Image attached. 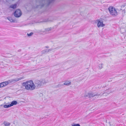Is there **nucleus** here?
Returning a JSON list of instances; mask_svg holds the SVG:
<instances>
[{
	"instance_id": "obj_1",
	"label": "nucleus",
	"mask_w": 126,
	"mask_h": 126,
	"mask_svg": "<svg viewBox=\"0 0 126 126\" xmlns=\"http://www.w3.org/2000/svg\"><path fill=\"white\" fill-rule=\"evenodd\" d=\"M23 85L25 87V89L28 90H32L34 89L35 86L32 80H30L23 83Z\"/></svg>"
},
{
	"instance_id": "obj_2",
	"label": "nucleus",
	"mask_w": 126,
	"mask_h": 126,
	"mask_svg": "<svg viewBox=\"0 0 126 126\" xmlns=\"http://www.w3.org/2000/svg\"><path fill=\"white\" fill-rule=\"evenodd\" d=\"M108 10L111 15L115 16L117 15V12L115 8L112 6H110L108 8Z\"/></svg>"
},
{
	"instance_id": "obj_3",
	"label": "nucleus",
	"mask_w": 126,
	"mask_h": 126,
	"mask_svg": "<svg viewBox=\"0 0 126 126\" xmlns=\"http://www.w3.org/2000/svg\"><path fill=\"white\" fill-rule=\"evenodd\" d=\"M14 15L16 17H20L22 15V13L20 10L18 9L16 10L15 12Z\"/></svg>"
},
{
	"instance_id": "obj_4",
	"label": "nucleus",
	"mask_w": 126,
	"mask_h": 126,
	"mask_svg": "<svg viewBox=\"0 0 126 126\" xmlns=\"http://www.w3.org/2000/svg\"><path fill=\"white\" fill-rule=\"evenodd\" d=\"M100 94L97 93H88V94L85 95V96L89 98H92L95 96H97L99 95Z\"/></svg>"
},
{
	"instance_id": "obj_5",
	"label": "nucleus",
	"mask_w": 126,
	"mask_h": 126,
	"mask_svg": "<svg viewBox=\"0 0 126 126\" xmlns=\"http://www.w3.org/2000/svg\"><path fill=\"white\" fill-rule=\"evenodd\" d=\"M23 78H24L22 77L11 79L8 80V82H9V83H14Z\"/></svg>"
},
{
	"instance_id": "obj_6",
	"label": "nucleus",
	"mask_w": 126,
	"mask_h": 126,
	"mask_svg": "<svg viewBox=\"0 0 126 126\" xmlns=\"http://www.w3.org/2000/svg\"><path fill=\"white\" fill-rule=\"evenodd\" d=\"M97 21L98 22L97 26L98 28L103 27L105 26V25L103 24V21L101 22L98 20H97Z\"/></svg>"
},
{
	"instance_id": "obj_7",
	"label": "nucleus",
	"mask_w": 126,
	"mask_h": 126,
	"mask_svg": "<svg viewBox=\"0 0 126 126\" xmlns=\"http://www.w3.org/2000/svg\"><path fill=\"white\" fill-rule=\"evenodd\" d=\"M51 28H48L45 29V30L44 31H41L40 32L42 34H45L48 33L51 29Z\"/></svg>"
},
{
	"instance_id": "obj_8",
	"label": "nucleus",
	"mask_w": 126,
	"mask_h": 126,
	"mask_svg": "<svg viewBox=\"0 0 126 126\" xmlns=\"http://www.w3.org/2000/svg\"><path fill=\"white\" fill-rule=\"evenodd\" d=\"M53 49V48H51L49 49H46L42 51L41 52L42 54H44L47 53L49 52H50Z\"/></svg>"
},
{
	"instance_id": "obj_9",
	"label": "nucleus",
	"mask_w": 126,
	"mask_h": 126,
	"mask_svg": "<svg viewBox=\"0 0 126 126\" xmlns=\"http://www.w3.org/2000/svg\"><path fill=\"white\" fill-rule=\"evenodd\" d=\"M40 81L41 83V84L42 86L47 82V81H46L45 79H40Z\"/></svg>"
},
{
	"instance_id": "obj_10",
	"label": "nucleus",
	"mask_w": 126,
	"mask_h": 126,
	"mask_svg": "<svg viewBox=\"0 0 126 126\" xmlns=\"http://www.w3.org/2000/svg\"><path fill=\"white\" fill-rule=\"evenodd\" d=\"M41 84V83L40 80H38L36 81L35 83V84L38 87H40L41 86H42Z\"/></svg>"
},
{
	"instance_id": "obj_11",
	"label": "nucleus",
	"mask_w": 126,
	"mask_h": 126,
	"mask_svg": "<svg viewBox=\"0 0 126 126\" xmlns=\"http://www.w3.org/2000/svg\"><path fill=\"white\" fill-rule=\"evenodd\" d=\"M71 82L69 81H66L63 84V85H65L67 86H69L71 84Z\"/></svg>"
},
{
	"instance_id": "obj_12",
	"label": "nucleus",
	"mask_w": 126,
	"mask_h": 126,
	"mask_svg": "<svg viewBox=\"0 0 126 126\" xmlns=\"http://www.w3.org/2000/svg\"><path fill=\"white\" fill-rule=\"evenodd\" d=\"M17 103V102L16 101H12L11 103L10 104L11 106H12L14 105H16Z\"/></svg>"
},
{
	"instance_id": "obj_13",
	"label": "nucleus",
	"mask_w": 126,
	"mask_h": 126,
	"mask_svg": "<svg viewBox=\"0 0 126 126\" xmlns=\"http://www.w3.org/2000/svg\"><path fill=\"white\" fill-rule=\"evenodd\" d=\"M7 19L9 20L11 22H15V20L13 19L12 18L10 17H7Z\"/></svg>"
},
{
	"instance_id": "obj_14",
	"label": "nucleus",
	"mask_w": 126,
	"mask_h": 126,
	"mask_svg": "<svg viewBox=\"0 0 126 126\" xmlns=\"http://www.w3.org/2000/svg\"><path fill=\"white\" fill-rule=\"evenodd\" d=\"M17 6V4H15L11 5L10 6V8H12L13 9H15L16 8Z\"/></svg>"
},
{
	"instance_id": "obj_15",
	"label": "nucleus",
	"mask_w": 126,
	"mask_h": 126,
	"mask_svg": "<svg viewBox=\"0 0 126 126\" xmlns=\"http://www.w3.org/2000/svg\"><path fill=\"white\" fill-rule=\"evenodd\" d=\"M54 0H46V1L48 3V4H49L52 2Z\"/></svg>"
},
{
	"instance_id": "obj_16",
	"label": "nucleus",
	"mask_w": 126,
	"mask_h": 126,
	"mask_svg": "<svg viewBox=\"0 0 126 126\" xmlns=\"http://www.w3.org/2000/svg\"><path fill=\"white\" fill-rule=\"evenodd\" d=\"M103 65V64L101 63V64H99L98 65V67L100 69H101L102 68V65Z\"/></svg>"
},
{
	"instance_id": "obj_17",
	"label": "nucleus",
	"mask_w": 126,
	"mask_h": 126,
	"mask_svg": "<svg viewBox=\"0 0 126 126\" xmlns=\"http://www.w3.org/2000/svg\"><path fill=\"white\" fill-rule=\"evenodd\" d=\"M10 107L11 106L10 104L8 105H5L3 106V107L4 108H7Z\"/></svg>"
},
{
	"instance_id": "obj_18",
	"label": "nucleus",
	"mask_w": 126,
	"mask_h": 126,
	"mask_svg": "<svg viewBox=\"0 0 126 126\" xmlns=\"http://www.w3.org/2000/svg\"><path fill=\"white\" fill-rule=\"evenodd\" d=\"M4 125L5 126H8L10 125V124L9 123H8L6 122H4Z\"/></svg>"
},
{
	"instance_id": "obj_19",
	"label": "nucleus",
	"mask_w": 126,
	"mask_h": 126,
	"mask_svg": "<svg viewBox=\"0 0 126 126\" xmlns=\"http://www.w3.org/2000/svg\"><path fill=\"white\" fill-rule=\"evenodd\" d=\"M4 85V86H5L7 85L9 82H8V80L7 81L3 82Z\"/></svg>"
},
{
	"instance_id": "obj_20",
	"label": "nucleus",
	"mask_w": 126,
	"mask_h": 126,
	"mask_svg": "<svg viewBox=\"0 0 126 126\" xmlns=\"http://www.w3.org/2000/svg\"><path fill=\"white\" fill-rule=\"evenodd\" d=\"M4 85V86H5L7 85L9 82H8V80L7 81L3 82Z\"/></svg>"
},
{
	"instance_id": "obj_21",
	"label": "nucleus",
	"mask_w": 126,
	"mask_h": 126,
	"mask_svg": "<svg viewBox=\"0 0 126 126\" xmlns=\"http://www.w3.org/2000/svg\"><path fill=\"white\" fill-rule=\"evenodd\" d=\"M63 84H59L57 85V87L59 88L63 86Z\"/></svg>"
},
{
	"instance_id": "obj_22",
	"label": "nucleus",
	"mask_w": 126,
	"mask_h": 126,
	"mask_svg": "<svg viewBox=\"0 0 126 126\" xmlns=\"http://www.w3.org/2000/svg\"><path fill=\"white\" fill-rule=\"evenodd\" d=\"M33 34V33L32 32H31L29 33H27V35L28 36H30L32 35Z\"/></svg>"
},
{
	"instance_id": "obj_23",
	"label": "nucleus",
	"mask_w": 126,
	"mask_h": 126,
	"mask_svg": "<svg viewBox=\"0 0 126 126\" xmlns=\"http://www.w3.org/2000/svg\"><path fill=\"white\" fill-rule=\"evenodd\" d=\"M72 126H80V125L78 124L72 125Z\"/></svg>"
},
{
	"instance_id": "obj_24",
	"label": "nucleus",
	"mask_w": 126,
	"mask_h": 126,
	"mask_svg": "<svg viewBox=\"0 0 126 126\" xmlns=\"http://www.w3.org/2000/svg\"><path fill=\"white\" fill-rule=\"evenodd\" d=\"M0 85L1 87H2L4 86V85L3 82L0 83Z\"/></svg>"
},
{
	"instance_id": "obj_25",
	"label": "nucleus",
	"mask_w": 126,
	"mask_h": 126,
	"mask_svg": "<svg viewBox=\"0 0 126 126\" xmlns=\"http://www.w3.org/2000/svg\"><path fill=\"white\" fill-rule=\"evenodd\" d=\"M40 1L42 3H45V0H40Z\"/></svg>"
},
{
	"instance_id": "obj_26",
	"label": "nucleus",
	"mask_w": 126,
	"mask_h": 126,
	"mask_svg": "<svg viewBox=\"0 0 126 126\" xmlns=\"http://www.w3.org/2000/svg\"><path fill=\"white\" fill-rule=\"evenodd\" d=\"M111 92V91H108L107 92H106V93H107V94H108Z\"/></svg>"
},
{
	"instance_id": "obj_27",
	"label": "nucleus",
	"mask_w": 126,
	"mask_h": 126,
	"mask_svg": "<svg viewBox=\"0 0 126 126\" xmlns=\"http://www.w3.org/2000/svg\"><path fill=\"white\" fill-rule=\"evenodd\" d=\"M45 47L47 48H49V47L48 46H46Z\"/></svg>"
},
{
	"instance_id": "obj_28",
	"label": "nucleus",
	"mask_w": 126,
	"mask_h": 126,
	"mask_svg": "<svg viewBox=\"0 0 126 126\" xmlns=\"http://www.w3.org/2000/svg\"><path fill=\"white\" fill-rule=\"evenodd\" d=\"M44 5V4H43V5H41H41L42 6H43Z\"/></svg>"
},
{
	"instance_id": "obj_29",
	"label": "nucleus",
	"mask_w": 126,
	"mask_h": 126,
	"mask_svg": "<svg viewBox=\"0 0 126 126\" xmlns=\"http://www.w3.org/2000/svg\"><path fill=\"white\" fill-rule=\"evenodd\" d=\"M21 51V50L20 49V50H18V52H19V51Z\"/></svg>"
},
{
	"instance_id": "obj_30",
	"label": "nucleus",
	"mask_w": 126,
	"mask_h": 126,
	"mask_svg": "<svg viewBox=\"0 0 126 126\" xmlns=\"http://www.w3.org/2000/svg\"><path fill=\"white\" fill-rule=\"evenodd\" d=\"M105 93H103V94H105Z\"/></svg>"
}]
</instances>
